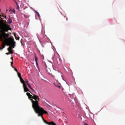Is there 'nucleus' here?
I'll use <instances>...</instances> for the list:
<instances>
[{
  "label": "nucleus",
  "instance_id": "f257e3e1",
  "mask_svg": "<svg viewBox=\"0 0 125 125\" xmlns=\"http://www.w3.org/2000/svg\"><path fill=\"white\" fill-rule=\"evenodd\" d=\"M26 95L28 97V99L31 100L32 103V108L34 110V112L36 114H37L38 117H41V118L43 117L42 116L43 114H46L47 115L48 113L46 111L44 110L42 107H41L39 105V102L40 101V97L39 96L36 95H31L30 93H26Z\"/></svg>",
  "mask_w": 125,
  "mask_h": 125
},
{
  "label": "nucleus",
  "instance_id": "f03ea898",
  "mask_svg": "<svg viewBox=\"0 0 125 125\" xmlns=\"http://www.w3.org/2000/svg\"><path fill=\"white\" fill-rule=\"evenodd\" d=\"M0 21V40L2 41V38L4 39H6L9 37V34L5 33V32H8V28L6 27V25L4 24V20H1Z\"/></svg>",
  "mask_w": 125,
  "mask_h": 125
},
{
  "label": "nucleus",
  "instance_id": "7ed1b4c3",
  "mask_svg": "<svg viewBox=\"0 0 125 125\" xmlns=\"http://www.w3.org/2000/svg\"><path fill=\"white\" fill-rule=\"evenodd\" d=\"M4 41L5 44L7 45V46H11L13 48H14L15 47V43L16 42L14 41V39L12 37H10L9 38V36L8 37H6V39H4L3 37H2V41L1 42H3Z\"/></svg>",
  "mask_w": 125,
  "mask_h": 125
},
{
  "label": "nucleus",
  "instance_id": "20e7f679",
  "mask_svg": "<svg viewBox=\"0 0 125 125\" xmlns=\"http://www.w3.org/2000/svg\"><path fill=\"white\" fill-rule=\"evenodd\" d=\"M23 87L24 92H30L32 94V95L30 94V95H32V96H33V95H36V94H34L32 93L31 91H30L29 89H28V87H27V84H26V83H23Z\"/></svg>",
  "mask_w": 125,
  "mask_h": 125
},
{
  "label": "nucleus",
  "instance_id": "39448f33",
  "mask_svg": "<svg viewBox=\"0 0 125 125\" xmlns=\"http://www.w3.org/2000/svg\"><path fill=\"white\" fill-rule=\"evenodd\" d=\"M42 120L43 123H44V124H46V125H57L56 124H55V123H54V122H47L46 120H45L44 119V118H43V117L42 118Z\"/></svg>",
  "mask_w": 125,
  "mask_h": 125
},
{
  "label": "nucleus",
  "instance_id": "423d86ee",
  "mask_svg": "<svg viewBox=\"0 0 125 125\" xmlns=\"http://www.w3.org/2000/svg\"><path fill=\"white\" fill-rule=\"evenodd\" d=\"M7 50L9 51V52L6 53V55H9V54H13V49H12V46H9L7 49Z\"/></svg>",
  "mask_w": 125,
  "mask_h": 125
},
{
  "label": "nucleus",
  "instance_id": "0eeeda50",
  "mask_svg": "<svg viewBox=\"0 0 125 125\" xmlns=\"http://www.w3.org/2000/svg\"><path fill=\"white\" fill-rule=\"evenodd\" d=\"M69 97L71 98V99H73V100H75V98H76V95L75 94H69Z\"/></svg>",
  "mask_w": 125,
  "mask_h": 125
},
{
  "label": "nucleus",
  "instance_id": "6e6552de",
  "mask_svg": "<svg viewBox=\"0 0 125 125\" xmlns=\"http://www.w3.org/2000/svg\"><path fill=\"white\" fill-rule=\"evenodd\" d=\"M27 85H28V86L29 87V88H30V89H31V90H33V91L34 92H36V91H35V90H34V89H33V88H32V86H31V85H30V83H27Z\"/></svg>",
  "mask_w": 125,
  "mask_h": 125
},
{
  "label": "nucleus",
  "instance_id": "1a4fd4ad",
  "mask_svg": "<svg viewBox=\"0 0 125 125\" xmlns=\"http://www.w3.org/2000/svg\"><path fill=\"white\" fill-rule=\"evenodd\" d=\"M20 81L21 83L23 84V85H24V83H25V81H24V80H23V79H22V77L20 78Z\"/></svg>",
  "mask_w": 125,
  "mask_h": 125
},
{
  "label": "nucleus",
  "instance_id": "9d476101",
  "mask_svg": "<svg viewBox=\"0 0 125 125\" xmlns=\"http://www.w3.org/2000/svg\"><path fill=\"white\" fill-rule=\"evenodd\" d=\"M54 85H55V86H56V87H58L59 89L61 88V87L60 86V85L56 84V83H54Z\"/></svg>",
  "mask_w": 125,
  "mask_h": 125
},
{
  "label": "nucleus",
  "instance_id": "9b49d317",
  "mask_svg": "<svg viewBox=\"0 0 125 125\" xmlns=\"http://www.w3.org/2000/svg\"><path fill=\"white\" fill-rule=\"evenodd\" d=\"M21 15H23V16L25 18H29V17H30V16L28 15H25L24 14H22L21 13Z\"/></svg>",
  "mask_w": 125,
  "mask_h": 125
},
{
  "label": "nucleus",
  "instance_id": "f8f14e48",
  "mask_svg": "<svg viewBox=\"0 0 125 125\" xmlns=\"http://www.w3.org/2000/svg\"><path fill=\"white\" fill-rule=\"evenodd\" d=\"M11 23H12V20H11V19H8V23L11 24Z\"/></svg>",
  "mask_w": 125,
  "mask_h": 125
},
{
  "label": "nucleus",
  "instance_id": "ddd939ff",
  "mask_svg": "<svg viewBox=\"0 0 125 125\" xmlns=\"http://www.w3.org/2000/svg\"><path fill=\"white\" fill-rule=\"evenodd\" d=\"M14 36H15V39H16V40H17V41H19V37H18V36H17L16 35H14Z\"/></svg>",
  "mask_w": 125,
  "mask_h": 125
},
{
  "label": "nucleus",
  "instance_id": "4468645a",
  "mask_svg": "<svg viewBox=\"0 0 125 125\" xmlns=\"http://www.w3.org/2000/svg\"><path fill=\"white\" fill-rule=\"evenodd\" d=\"M35 62L37 64V65H38V59L37 58V56H35Z\"/></svg>",
  "mask_w": 125,
  "mask_h": 125
},
{
  "label": "nucleus",
  "instance_id": "2eb2a0df",
  "mask_svg": "<svg viewBox=\"0 0 125 125\" xmlns=\"http://www.w3.org/2000/svg\"><path fill=\"white\" fill-rule=\"evenodd\" d=\"M4 44H3L2 45V48L3 49V48H4V47H5V45H6V44H5V42H4Z\"/></svg>",
  "mask_w": 125,
  "mask_h": 125
},
{
  "label": "nucleus",
  "instance_id": "dca6fc26",
  "mask_svg": "<svg viewBox=\"0 0 125 125\" xmlns=\"http://www.w3.org/2000/svg\"><path fill=\"white\" fill-rule=\"evenodd\" d=\"M17 74H18V77H19V78L20 79H21V78H22V77H21V74H20V73L17 72Z\"/></svg>",
  "mask_w": 125,
  "mask_h": 125
},
{
  "label": "nucleus",
  "instance_id": "f3484780",
  "mask_svg": "<svg viewBox=\"0 0 125 125\" xmlns=\"http://www.w3.org/2000/svg\"><path fill=\"white\" fill-rule=\"evenodd\" d=\"M51 78H52V79H53L54 80H56V79H55V76H54V75L51 74Z\"/></svg>",
  "mask_w": 125,
  "mask_h": 125
},
{
  "label": "nucleus",
  "instance_id": "a211bd4d",
  "mask_svg": "<svg viewBox=\"0 0 125 125\" xmlns=\"http://www.w3.org/2000/svg\"><path fill=\"white\" fill-rule=\"evenodd\" d=\"M16 5H17V9H18V10H19V5H18V3H16Z\"/></svg>",
  "mask_w": 125,
  "mask_h": 125
},
{
  "label": "nucleus",
  "instance_id": "6ab92c4d",
  "mask_svg": "<svg viewBox=\"0 0 125 125\" xmlns=\"http://www.w3.org/2000/svg\"><path fill=\"white\" fill-rule=\"evenodd\" d=\"M36 13L38 15L39 17H40V13L39 12H37V11H35Z\"/></svg>",
  "mask_w": 125,
  "mask_h": 125
},
{
  "label": "nucleus",
  "instance_id": "aec40b11",
  "mask_svg": "<svg viewBox=\"0 0 125 125\" xmlns=\"http://www.w3.org/2000/svg\"><path fill=\"white\" fill-rule=\"evenodd\" d=\"M12 65H13V62H11V66L12 67V68H14V67L13 66H12Z\"/></svg>",
  "mask_w": 125,
  "mask_h": 125
},
{
  "label": "nucleus",
  "instance_id": "412c9836",
  "mask_svg": "<svg viewBox=\"0 0 125 125\" xmlns=\"http://www.w3.org/2000/svg\"><path fill=\"white\" fill-rule=\"evenodd\" d=\"M25 83L27 84H28V83H29L28 82V80H25Z\"/></svg>",
  "mask_w": 125,
  "mask_h": 125
},
{
  "label": "nucleus",
  "instance_id": "4be33fe9",
  "mask_svg": "<svg viewBox=\"0 0 125 125\" xmlns=\"http://www.w3.org/2000/svg\"><path fill=\"white\" fill-rule=\"evenodd\" d=\"M2 16L3 17H4V18H5L6 19V16H5L4 14H2Z\"/></svg>",
  "mask_w": 125,
  "mask_h": 125
},
{
  "label": "nucleus",
  "instance_id": "5701e85b",
  "mask_svg": "<svg viewBox=\"0 0 125 125\" xmlns=\"http://www.w3.org/2000/svg\"><path fill=\"white\" fill-rule=\"evenodd\" d=\"M14 68L15 71H16V72L17 73H18V70H17V69H16V68H14Z\"/></svg>",
  "mask_w": 125,
  "mask_h": 125
},
{
  "label": "nucleus",
  "instance_id": "b1692460",
  "mask_svg": "<svg viewBox=\"0 0 125 125\" xmlns=\"http://www.w3.org/2000/svg\"><path fill=\"white\" fill-rule=\"evenodd\" d=\"M1 15L0 14V19L2 20V18H1Z\"/></svg>",
  "mask_w": 125,
  "mask_h": 125
},
{
  "label": "nucleus",
  "instance_id": "393cba45",
  "mask_svg": "<svg viewBox=\"0 0 125 125\" xmlns=\"http://www.w3.org/2000/svg\"><path fill=\"white\" fill-rule=\"evenodd\" d=\"M11 60H12V62H13V57H11Z\"/></svg>",
  "mask_w": 125,
  "mask_h": 125
},
{
  "label": "nucleus",
  "instance_id": "a878e982",
  "mask_svg": "<svg viewBox=\"0 0 125 125\" xmlns=\"http://www.w3.org/2000/svg\"><path fill=\"white\" fill-rule=\"evenodd\" d=\"M2 49H3L2 48L0 47V50H2Z\"/></svg>",
  "mask_w": 125,
  "mask_h": 125
},
{
  "label": "nucleus",
  "instance_id": "bb28decb",
  "mask_svg": "<svg viewBox=\"0 0 125 125\" xmlns=\"http://www.w3.org/2000/svg\"><path fill=\"white\" fill-rule=\"evenodd\" d=\"M84 125H88L86 124V123H84Z\"/></svg>",
  "mask_w": 125,
  "mask_h": 125
},
{
  "label": "nucleus",
  "instance_id": "cd10ccee",
  "mask_svg": "<svg viewBox=\"0 0 125 125\" xmlns=\"http://www.w3.org/2000/svg\"><path fill=\"white\" fill-rule=\"evenodd\" d=\"M56 81H57V82H58V80H56Z\"/></svg>",
  "mask_w": 125,
  "mask_h": 125
}]
</instances>
